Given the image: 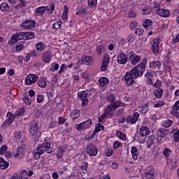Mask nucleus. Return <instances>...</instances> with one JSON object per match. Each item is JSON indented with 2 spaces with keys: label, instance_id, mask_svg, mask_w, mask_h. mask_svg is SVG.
<instances>
[{
  "label": "nucleus",
  "instance_id": "aec40b11",
  "mask_svg": "<svg viewBox=\"0 0 179 179\" xmlns=\"http://www.w3.org/2000/svg\"><path fill=\"white\" fill-rule=\"evenodd\" d=\"M93 64V57L83 55L81 59L80 65H87L88 66Z\"/></svg>",
  "mask_w": 179,
  "mask_h": 179
},
{
  "label": "nucleus",
  "instance_id": "f8f14e48",
  "mask_svg": "<svg viewBox=\"0 0 179 179\" xmlns=\"http://www.w3.org/2000/svg\"><path fill=\"white\" fill-rule=\"evenodd\" d=\"M20 27L24 29H34L36 27V20H25L21 24Z\"/></svg>",
  "mask_w": 179,
  "mask_h": 179
},
{
  "label": "nucleus",
  "instance_id": "0e129e2a",
  "mask_svg": "<svg viewBox=\"0 0 179 179\" xmlns=\"http://www.w3.org/2000/svg\"><path fill=\"white\" fill-rule=\"evenodd\" d=\"M145 32V30L143 29V28H137L135 30V34L136 36H143V33Z\"/></svg>",
  "mask_w": 179,
  "mask_h": 179
},
{
  "label": "nucleus",
  "instance_id": "1a4fd4ad",
  "mask_svg": "<svg viewBox=\"0 0 179 179\" xmlns=\"http://www.w3.org/2000/svg\"><path fill=\"white\" fill-rule=\"evenodd\" d=\"M151 44H152L151 50L153 54H155V55H157V54L160 52V39L157 38L152 39Z\"/></svg>",
  "mask_w": 179,
  "mask_h": 179
},
{
  "label": "nucleus",
  "instance_id": "72a5a7b5",
  "mask_svg": "<svg viewBox=\"0 0 179 179\" xmlns=\"http://www.w3.org/2000/svg\"><path fill=\"white\" fill-rule=\"evenodd\" d=\"M9 167V162L5 161V159L0 157V170H6Z\"/></svg>",
  "mask_w": 179,
  "mask_h": 179
},
{
  "label": "nucleus",
  "instance_id": "58836bf2",
  "mask_svg": "<svg viewBox=\"0 0 179 179\" xmlns=\"http://www.w3.org/2000/svg\"><path fill=\"white\" fill-rule=\"evenodd\" d=\"M164 90L163 88H156L154 91V94L157 99H162Z\"/></svg>",
  "mask_w": 179,
  "mask_h": 179
},
{
  "label": "nucleus",
  "instance_id": "e433bc0d",
  "mask_svg": "<svg viewBox=\"0 0 179 179\" xmlns=\"http://www.w3.org/2000/svg\"><path fill=\"white\" fill-rule=\"evenodd\" d=\"M174 124V121L170 120V119H166L165 120H163L161 123L162 127H164V128H170L171 125Z\"/></svg>",
  "mask_w": 179,
  "mask_h": 179
},
{
  "label": "nucleus",
  "instance_id": "f257e3e1",
  "mask_svg": "<svg viewBox=\"0 0 179 179\" xmlns=\"http://www.w3.org/2000/svg\"><path fill=\"white\" fill-rule=\"evenodd\" d=\"M128 62L134 67L131 68V71L125 73L122 79L126 82L127 86H132L135 83V80L143 76V73L146 71V65H148V57L142 59L141 55H136L134 51L131 50L129 53Z\"/></svg>",
  "mask_w": 179,
  "mask_h": 179
},
{
  "label": "nucleus",
  "instance_id": "5fc2aeb1",
  "mask_svg": "<svg viewBox=\"0 0 179 179\" xmlns=\"http://www.w3.org/2000/svg\"><path fill=\"white\" fill-rule=\"evenodd\" d=\"M24 50V45L23 43H18L15 46V52H22Z\"/></svg>",
  "mask_w": 179,
  "mask_h": 179
},
{
  "label": "nucleus",
  "instance_id": "4d7b16f0",
  "mask_svg": "<svg viewBox=\"0 0 179 179\" xmlns=\"http://www.w3.org/2000/svg\"><path fill=\"white\" fill-rule=\"evenodd\" d=\"M163 106H166V102H164V101H157L154 104V108H159L160 107H163Z\"/></svg>",
  "mask_w": 179,
  "mask_h": 179
},
{
  "label": "nucleus",
  "instance_id": "a878e982",
  "mask_svg": "<svg viewBox=\"0 0 179 179\" xmlns=\"http://www.w3.org/2000/svg\"><path fill=\"white\" fill-rule=\"evenodd\" d=\"M37 85L41 89H45L47 87V78L40 77L38 78Z\"/></svg>",
  "mask_w": 179,
  "mask_h": 179
},
{
  "label": "nucleus",
  "instance_id": "cd10ccee",
  "mask_svg": "<svg viewBox=\"0 0 179 179\" xmlns=\"http://www.w3.org/2000/svg\"><path fill=\"white\" fill-rule=\"evenodd\" d=\"M139 134L141 136H148L150 134V129L147 126H143L139 129Z\"/></svg>",
  "mask_w": 179,
  "mask_h": 179
},
{
  "label": "nucleus",
  "instance_id": "c9c22d12",
  "mask_svg": "<svg viewBox=\"0 0 179 179\" xmlns=\"http://www.w3.org/2000/svg\"><path fill=\"white\" fill-rule=\"evenodd\" d=\"M87 169H89V163L87 162L84 161L83 164L81 165L80 169L82 170V172L80 173V174L83 176L86 173H87Z\"/></svg>",
  "mask_w": 179,
  "mask_h": 179
},
{
  "label": "nucleus",
  "instance_id": "4c0bfd02",
  "mask_svg": "<svg viewBox=\"0 0 179 179\" xmlns=\"http://www.w3.org/2000/svg\"><path fill=\"white\" fill-rule=\"evenodd\" d=\"M47 48L45 44L43 43L42 42H38L36 44V50H38V52H41L44 51Z\"/></svg>",
  "mask_w": 179,
  "mask_h": 179
},
{
  "label": "nucleus",
  "instance_id": "c85d7f7f",
  "mask_svg": "<svg viewBox=\"0 0 179 179\" xmlns=\"http://www.w3.org/2000/svg\"><path fill=\"white\" fill-rule=\"evenodd\" d=\"M157 15H159V16H161V17H169L171 15L170 10L166 9V8H161Z\"/></svg>",
  "mask_w": 179,
  "mask_h": 179
},
{
  "label": "nucleus",
  "instance_id": "864d4df0",
  "mask_svg": "<svg viewBox=\"0 0 179 179\" xmlns=\"http://www.w3.org/2000/svg\"><path fill=\"white\" fill-rule=\"evenodd\" d=\"M104 45H99L96 46V54H98V55H100L101 54V52H104Z\"/></svg>",
  "mask_w": 179,
  "mask_h": 179
},
{
  "label": "nucleus",
  "instance_id": "de8ad7c7",
  "mask_svg": "<svg viewBox=\"0 0 179 179\" xmlns=\"http://www.w3.org/2000/svg\"><path fill=\"white\" fill-rule=\"evenodd\" d=\"M44 8H45V11L50 12V13H52L54 10H55V3H51V4L48 6H44Z\"/></svg>",
  "mask_w": 179,
  "mask_h": 179
},
{
  "label": "nucleus",
  "instance_id": "473e14b6",
  "mask_svg": "<svg viewBox=\"0 0 179 179\" xmlns=\"http://www.w3.org/2000/svg\"><path fill=\"white\" fill-rule=\"evenodd\" d=\"M131 153L132 159L134 160H138V156H139V151L138 150V148L133 145L131 147Z\"/></svg>",
  "mask_w": 179,
  "mask_h": 179
},
{
  "label": "nucleus",
  "instance_id": "f03ea898",
  "mask_svg": "<svg viewBox=\"0 0 179 179\" xmlns=\"http://www.w3.org/2000/svg\"><path fill=\"white\" fill-rule=\"evenodd\" d=\"M87 93L89 91H81L77 93V97L78 100H80L82 107H86L89 104V99H87Z\"/></svg>",
  "mask_w": 179,
  "mask_h": 179
},
{
  "label": "nucleus",
  "instance_id": "20e7f679",
  "mask_svg": "<svg viewBox=\"0 0 179 179\" xmlns=\"http://www.w3.org/2000/svg\"><path fill=\"white\" fill-rule=\"evenodd\" d=\"M169 134H170V131L169 129L160 127L159 129L157 136V143L159 145H161V143H163L164 142V140H163V138H166V136H167V135H169Z\"/></svg>",
  "mask_w": 179,
  "mask_h": 179
},
{
  "label": "nucleus",
  "instance_id": "49530a36",
  "mask_svg": "<svg viewBox=\"0 0 179 179\" xmlns=\"http://www.w3.org/2000/svg\"><path fill=\"white\" fill-rule=\"evenodd\" d=\"M22 100L27 106H30V104H31V99L29 98V95L27 94L22 95Z\"/></svg>",
  "mask_w": 179,
  "mask_h": 179
},
{
  "label": "nucleus",
  "instance_id": "603ef678",
  "mask_svg": "<svg viewBox=\"0 0 179 179\" xmlns=\"http://www.w3.org/2000/svg\"><path fill=\"white\" fill-rule=\"evenodd\" d=\"M62 26V21H58L56 22H54L52 25V28L54 29L55 30H58L60 27Z\"/></svg>",
  "mask_w": 179,
  "mask_h": 179
},
{
  "label": "nucleus",
  "instance_id": "2f4dec72",
  "mask_svg": "<svg viewBox=\"0 0 179 179\" xmlns=\"http://www.w3.org/2000/svg\"><path fill=\"white\" fill-rule=\"evenodd\" d=\"M145 79H146V82L148 83V85H153V79L152 78H153V73L150 72V71H148L145 75H144Z\"/></svg>",
  "mask_w": 179,
  "mask_h": 179
},
{
  "label": "nucleus",
  "instance_id": "bf43d9fd",
  "mask_svg": "<svg viewBox=\"0 0 179 179\" xmlns=\"http://www.w3.org/2000/svg\"><path fill=\"white\" fill-rule=\"evenodd\" d=\"M29 52L31 58H36V57H38V54L40 53L36 49L31 50Z\"/></svg>",
  "mask_w": 179,
  "mask_h": 179
},
{
  "label": "nucleus",
  "instance_id": "6ab92c4d",
  "mask_svg": "<svg viewBox=\"0 0 179 179\" xmlns=\"http://www.w3.org/2000/svg\"><path fill=\"white\" fill-rule=\"evenodd\" d=\"M149 68L153 69L155 72H159V70L162 68V62L160 61H152L150 63Z\"/></svg>",
  "mask_w": 179,
  "mask_h": 179
},
{
  "label": "nucleus",
  "instance_id": "69168bd1",
  "mask_svg": "<svg viewBox=\"0 0 179 179\" xmlns=\"http://www.w3.org/2000/svg\"><path fill=\"white\" fill-rule=\"evenodd\" d=\"M154 87H155L156 89H161L162 86V80L157 79L156 80V82L154 83L153 85Z\"/></svg>",
  "mask_w": 179,
  "mask_h": 179
},
{
  "label": "nucleus",
  "instance_id": "2eb2a0df",
  "mask_svg": "<svg viewBox=\"0 0 179 179\" xmlns=\"http://www.w3.org/2000/svg\"><path fill=\"white\" fill-rule=\"evenodd\" d=\"M113 110L114 109L110 105H108L105 109L104 114H102L101 117L99 118V122H103V120H106V117H111V115H113L111 111Z\"/></svg>",
  "mask_w": 179,
  "mask_h": 179
},
{
  "label": "nucleus",
  "instance_id": "4468645a",
  "mask_svg": "<svg viewBox=\"0 0 179 179\" xmlns=\"http://www.w3.org/2000/svg\"><path fill=\"white\" fill-rule=\"evenodd\" d=\"M86 150H87V154L91 157L97 156V153H99V148H97V146L92 143H90L87 146Z\"/></svg>",
  "mask_w": 179,
  "mask_h": 179
},
{
  "label": "nucleus",
  "instance_id": "bb28decb",
  "mask_svg": "<svg viewBox=\"0 0 179 179\" xmlns=\"http://www.w3.org/2000/svg\"><path fill=\"white\" fill-rule=\"evenodd\" d=\"M113 110H117L118 107H125V103L120 101H113L109 105Z\"/></svg>",
  "mask_w": 179,
  "mask_h": 179
},
{
  "label": "nucleus",
  "instance_id": "c03bdc74",
  "mask_svg": "<svg viewBox=\"0 0 179 179\" xmlns=\"http://www.w3.org/2000/svg\"><path fill=\"white\" fill-rule=\"evenodd\" d=\"M23 148L20 146L17 148L16 153L14 154V156L17 159H22L23 157Z\"/></svg>",
  "mask_w": 179,
  "mask_h": 179
},
{
  "label": "nucleus",
  "instance_id": "a18cd8bd",
  "mask_svg": "<svg viewBox=\"0 0 179 179\" xmlns=\"http://www.w3.org/2000/svg\"><path fill=\"white\" fill-rule=\"evenodd\" d=\"M9 9H10V6H9V4L6 2L2 3L0 5V10H1V12H8Z\"/></svg>",
  "mask_w": 179,
  "mask_h": 179
},
{
  "label": "nucleus",
  "instance_id": "412c9836",
  "mask_svg": "<svg viewBox=\"0 0 179 179\" xmlns=\"http://www.w3.org/2000/svg\"><path fill=\"white\" fill-rule=\"evenodd\" d=\"M149 102L146 103H143L140 106H138V111L140 114L142 115H146L148 114V111H149Z\"/></svg>",
  "mask_w": 179,
  "mask_h": 179
},
{
  "label": "nucleus",
  "instance_id": "79ce46f5",
  "mask_svg": "<svg viewBox=\"0 0 179 179\" xmlns=\"http://www.w3.org/2000/svg\"><path fill=\"white\" fill-rule=\"evenodd\" d=\"M171 152H172L171 149L164 148L162 152V155L163 156H164L166 160H169V159L170 158V156H171Z\"/></svg>",
  "mask_w": 179,
  "mask_h": 179
},
{
  "label": "nucleus",
  "instance_id": "09e8293b",
  "mask_svg": "<svg viewBox=\"0 0 179 179\" xmlns=\"http://www.w3.org/2000/svg\"><path fill=\"white\" fill-rule=\"evenodd\" d=\"M116 136L119 139H121V141H127V135L121 131H117Z\"/></svg>",
  "mask_w": 179,
  "mask_h": 179
},
{
  "label": "nucleus",
  "instance_id": "423d86ee",
  "mask_svg": "<svg viewBox=\"0 0 179 179\" xmlns=\"http://www.w3.org/2000/svg\"><path fill=\"white\" fill-rule=\"evenodd\" d=\"M110 61H111V56L107 53L104 54L100 69L101 72H106L107 71Z\"/></svg>",
  "mask_w": 179,
  "mask_h": 179
},
{
  "label": "nucleus",
  "instance_id": "f704fd0d",
  "mask_svg": "<svg viewBox=\"0 0 179 179\" xmlns=\"http://www.w3.org/2000/svg\"><path fill=\"white\" fill-rule=\"evenodd\" d=\"M80 114H81L80 110L78 109H75L70 113V117L71 120H78V118L80 117Z\"/></svg>",
  "mask_w": 179,
  "mask_h": 179
},
{
  "label": "nucleus",
  "instance_id": "f3484780",
  "mask_svg": "<svg viewBox=\"0 0 179 179\" xmlns=\"http://www.w3.org/2000/svg\"><path fill=\"white\" fill-rule=\"evenodd\" d=\"M105 127L104 125L101 123H97L95 124V129L93 131V133L91 134L90 139H93L96 134H99V132H101V131H104Z\"/></svg>",
  "mask_w": 179,
  "mask_h": 179
},
{
  "label": "nucleus",
  "instance_id": "39448f33",
  "mask_svg": "<svg viewBox=\"0 0 179 179\" xmlns=\"http://www.w3.org/2000/svg\"><path fill=\"white\" fill-rule=\"evenodd\" d=\"M93 125V120L91 118L87 119V120L79 123L76 126L77 131H85V129H90Z\"/></svg>",
  "mask_w": 179,
  "mask_h": 179
},
{
  "label": "nucleus",
  "instance_id": "9b49d317",
  "mask_svg": "<svg viewBox=\"0 0 179 179\" xmlns=\"http://www.w3.org/2000/svg\"><path fill=\"white\" fill-rule=\"evenodd\" d=\"M41 145L44 148L45 153L51 155L54 152L52 147H51V138L47 137Z\"/></svg>",
  "mask_w": 179,
  "mask_h": 179
},
{
  "label": "nucleus",
  "instance_id": "ea45409f",
  "mask_svg": "<svg viewBox=\"0 0 179 179\" xmlns=\"http://www.w3.org/2000/svg\"><path fill=\"white\" fill-rule=\"evenodd\" d=\"M24 113H26V108H24V107H21L17 108L14 115L15 117H22V115H24Z\"/></svg>",
  "mask_w": 179,
  "mask_h": 179
},
{
  "label": "nucleus",
  "instance_id": "ddd939ff",
  "mask_svg": "<svg viewBox=\"0 0 179 179\" xmlns=\"http://www.w3.org/2000/svg\"><path fill=\"white\" fill-rule=\"evenodd\" d=\"M87 6H85V4L80 6L78 10L76 12V15L77 16H80V17H85V16H89L90 15V12L88 10Z\"/></svg>",
  "mask_w": 179,
  "mask_h": 179
},
{
  "label": "nucleus",
  "instance_id": "338daca9",
  "mask_svg": "<svg viewBox=\"0 0 179 179\" xmlns=\"http://www.w3.org/2000/svg\"><path fill=\"white\" fill-rule=\"evenodd\" d=\"M173 142H179V129L176 130V132L173 133Z\"/></svg>",
  "mask_w": 179,
  "mask_h": 179
},
{
  "label": "nucleus",
  "instance_id": "3c124183",
  "mask_svg": "<svg viewBox=\"0 0 179 179\" xmlns=\"http://www.w3.org/2000/svg\"><path fill=\"white\" fill-rule=\"evenodd\" d=\"M115 99H117V95L109 94L106 96L107 101H110V103H113V101H115Z\"/></svg>",
  "mask_w": 179,
  "mask_h": 179
},
{
  "label": "nucleus",
  "instance_id": "6e6d98bb",
  "mask_svg": "<svg viewBox=\"0 0 179 179\" xmlns=\"http://www.w3.org/2000/svg\"><path fill=\"white\" fill-rule=\"evenodd\" d=\"M20 1V3L17 5L15 7V9H22L23 8L26 7V0H18Z\"/></svg>",
  "mask_w": 179,
  "mask_h": 179
},
{
  "label": "nucleus",
  "instance_id": "7c9ffc66",
  "mask_svg": "<svg viewBox=\"0 0 179 179\" xmlns=\"http://www.w3.org/2000/svg\"><path fill=\"white\" fill-rule=\"evenodd\" d=\"M156 140V137L155 135L152 134L148 137L147 140V148L150 149L153 145H155V141Z\"/></svg>",
  "mask_w": 179,
  "mask_h": 179
},
{
  "label": "nucleus",
  "instance_id": "e2e57ef3",
  "mask_svg": "<svg viewBox=\"0 0 179 179\" xmlns=\"http://www.w3.org/2000/svg\"><path fill=\"white\" fill-rule=\"evenodd\" d=\"M20 178L21 179H28L29 176H28V172L26 170H22L20 173Z\"/></svg>",
  "mask_w": 179,
  "mask_h": 179
},
{
  "label": "nucleus",
  "instance_id": "393cba45",
  "mask_svg": "<svg viewBox=\"0 0 179 179\" xmlns=\"http://www.w3.org/2000/svg\"><path fill=\"white\" fill-rule=\"evenodd\" d=\"M22 40H33L34 38V32H20Z\"/></svg>",
  "mask_w": 179,
  "mask_h": 179
},
{
  "label": "nucleus",
  "instance_id": "13d9d810",
  "mask_svg": "<svg viewBox=\"0 0 179 179\" xmlns=\"http://www.w3.org/2000/svg\"><path fill=\"white\" fill-rule=\"evenodd\" d=\"M113 146L114 150H117L118 148H122V143L120 142L119 141H114Z\"/></svg>",
  "mask_w": 179,
  "mask_h": 179
},
{
  "label": "nucleus",
  "instance_id": "052dcab7",
  "mask_svg": "<svg viewBox=\"0 0 179 179\" xmlns=\"http://www.w3.org/2000/svg\"><path fill=\"white\" fill-rule=\"evenodd\" d=\"M138 27V22L136 21H131L129 23V29L131 31L135 30Z\"/></svg>",
  "mask_w": 179,
  "mask_h": 179
},
{
  "label": "nucleus",
  "instance_id": "a19ab883",
  "mask_svg": "<svg viewBox=\"0 0 179 179\" xmlns=\"http://www.w3.org/2000/svg\"><path fill=\"white\" fill-rule=\"evenodd\" d=\"M36 16H43L45 13V7L44 6L36 8L35 10Z\"/></svg>",
  "mask_w": 179,
  "mask_h": 179
},
{
  "label": "nucleus",
  "instance_id": "0eeeda50",
  "mask_svg": "<svg viewBox=\"0 0 179 179\" xmlns=\"http://www.w3.org/2000/svg\"><path fill=\"white\" fill-rule=\"evenodd\" d=\"M29 134L34 138L37 136H40V130L38 129V122H32L29 126Z\"/></svg>",
  "mask_w": 179,
  "mask_h": 179
},
{
  "label": "nucleus",
  "instance_id": "7ed1b4c3",
  "mask_svg": "<svg viewBox=\"0 0 179 179\" xmlns=\"http://www.w3.org/2000/svg\"><path fill=\"white\" fill-rule=\"evenodd\" d=\"M6 117L7 119L2 124V128H8V127L12 125L15 120H16V115L10 111L7 112Z\"/></svg>",
  "mask_w": 179,
  "mask_h": 179
},
{
  "label": "nucleus",
  "instance_id": "b1692460",
  "mask_svg": "<svg viewBox=\"0 0 179 179\" xmlns=\"http://www.w3.org/2000/svg\"><path fill=\"white\" fill-rule=\"evenodd\" d=\"M52 53L50 51L45 52L42 55V61L46 64H50L51 62V58H52Z\"/></svg>",
  "mask_w": 179,
  "mask_h": 179
},
{
  "label": "nucleus",
  "instance_id": "5701e85b",
  "mask_svg": "<svg viewBox=\"0 0 179 179\" xmlns=\"http://www.w3.org/2000/svg\"><path fill=\"white\" fill-rule=\"evenodd\" d=\"M143 178L145 179H155V169L148 168L147 171L144 173Z\"/></svg>",
  "mask_w": 179,
  "mask_h": 179
},
{
  "label": "nucleus",
  "instance_id": "a211bd4d",
  "mask_svg": "<svg viewBox=\"0 0 179 179\" xmlns=\"http://www.w3.org/2000/svg\"><path fill=\"white\" fill-rule=\"evenodd\" d=\"M171 115H172L173 117H176V118H179V101H176L172 106Z\"/></svg>",
  "mask_w": 179,
  "mask_h": 179
},
{
  "label": "nucleus",
  "instance_id": "774afa93",
  "mask_svg": "<svg viewBox=\"0 0 179 179\" xmlns=\"http://www.w3.org/2000/svg\"><path fill=\"white\" fill-rule=\"evenodd\" d=\"M126 122L127 124H136L134 119L132 118V115H128L127 117L126 118Z\"/></svg>",
  "mask_w": 179,
  "mask_h": 179
},
{
  "label": "nucleus",
  "instance_id": "8fccbe9b",
  "mask_svg": "<svg viewBox=\"0 0 179 179\" xmlns=\"http://www.w3.org/2000/svg\"><path fill=\"white\" fill-rule=\"evenodd\" d=\"M88 8H96L97 6V0H87Z\"/></svg>",
  "mask_w": 179,
  "mask_h": 179
},
{
  "label": "nucleus",
  "instance_id": "37998d69",
  "mask_svg": "<svg viewBox=\"0 0 179 179\" xmlns=\"http://www.w3.org/2000/svg\"><path fill=\"white\" fill-rule=\"evenodd\" d=\"M153 21L150 19H145L143 22V27L144 29H149V27H152Z\"/></svg>",
  "mask_w": 179,
  "mask_h": 179
},
{
  "label": "nucleus",
  "instance_id": "9d476101",
  "mask_svg": "<svg viewBox=\"0 0 179 179\" xmlns=\"http://www.w3.org/2000/svg\"><path fill=\"white\" fill-rule=\"evenodd\" d=\"M129 60V56L124 52H120L117 55V62L119 65H125Z\"/></svg>",
  "mask_w": 179,
  "mask_h": 179
},
{
  "label": "nucleus",
  "instance_id": "680f3d73",
  "mask_svg": "<svg viewBox=\"0 0 179 179\" xmlns=\"http://www.w3.org/2000/svg\"><path fill=\"white\" fill-rule=\"evenodd\" d=\"M6 150H8V145H2L0 148V155L3 156L5 155Z\"/></svg>",
  "mask_w": 179,
  "mask_h": 179
},
{
  "label": "nucleus",
  "instance_id": "c756f323",
  "mask_svg": "<svg viewBox=\"0 0 179 179\" xmlns=\"http://www.w3.org/2000/svg\"><path fill=\"white\" fill-rule=\"evenodd\" d=\"M98 83L100 87H104V86H107L110 83V80L106 77H101L98 80Z\"/></svg>",
  "mask_w": 179,
  "mask_h": 179
},
{
  "label": "nucleus",
  "instance_id": "dca6fc26",
  "mask_svg": "<svg viewBox=\"0 0 179 179\" xmlns=\"http://www.w3.org/2000/svg\"><path fill=\"white\" fill-rule=\"evenodd\" d=\"M38 80V76L36 74H29L25 78V85L30 86L33 83H36V80Z\"/></svg>",
  "mask_w": 179,
  "mask_h": 179
},
{
  "label": "nucleus",
  "instance_id": "4be33fe9",
  "mask_svg": "<svg viewBox=\"0 0 179 179\" xmlns=\"http://www.w3.org/2000/svg\"><path fill=\"white\" fill-rule=\"evenodd\" d=\"M22 40V35L20 32L17 33L15 35H13L11 36L10 41H8V44L10 45H13L14 44H16L19 41Z\"/></svg>",
  "mask_w": 179,
  "mask_h": 179
},
{
  "label": "nucleus",
  "instance_id": "6e6552de",
  "mask_svg": "<svg viewBox=\"0 0 179 179\" xmlns=\"http://www.w3.org/2000/svg\"><path fill=\"white\" fill-rule=\"evenodd\" d=\"M45 153V149H44L43 144L39 143L36 147V150H34L32 152L33 157L36 160H38L41 157V155Z\"/></svg>",
  "mask_w": 179,
  "mask_h": 179
}]
</instances>
